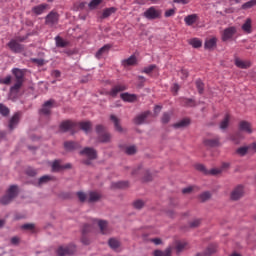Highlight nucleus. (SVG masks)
<instances>
[{"instance_id": "39448f33", "label": "nucleus", "mask_w": 256, "mask_h": 256, "mask_svg": "<svg viewBox=\"0 0 256 256\" xmlns=\"http://www.w3.org/2000/svg\"><path fill=\"white\" fill-rule=\"evenodd\" d=\"M76 249L75 245L69 244L68 246H60L57 249L58 256L74 255Z\"/></svg>"}, {"instance_id": "1a4fd4ad", "label": "nucleus", "mask_w": 256, "mask_h": 256, "mask_svg": "<svg viewBox=\"0 0 256 256\" xmlns=\"http://www.w3.org/2000/svg\"><path fill=\"white\" fill-rule=\"evenodd\" d=\"M197 171H201V173H204V175H221V169L212 168L210 170H207L203 164H197L196 166Z\"/></svg>"}, {"instance_id": "0eeeda50", "label": "nucleus", "mask_w": 256, "mask_h": 256, "mask_svg": "<svg viewBox=\"0 0 256 256\" xmlns=\"http://www.w3.org/2000/svg\"><path fill=\"white\" fill-rule=\"evenodd\" d=\"M238 129L242 133H246L247 135H251L253 133V124L251 122L242 120L238 124Z\"/></svg>"}, {"instance_id": "a211bd4d", "label": "nucleus", "mask_w": 256, "mask_h": 256, "mask_svg": "<svg viewBox=\"0 0 256 256\" xmlns=\"http://www.w3.org/2000/svg\"><path fill=\"white\" fill-rule=\"evenodd\" d=\"M173 249H176L177 253H181L182 251H185V249L189 248V243L187 241H176L174 243V246H172Z\"/></svg>"}, {"instance_id": "bb28decb", "label": "nucleus", "mask_w": 256, "mask_h": 256, "mask_svg": "<svg viewBox=\"0 0 256 256\" xmlns=\"http://www.w3.org/2000/svg\"><path fill=\"white\" fill-rule=\"evenodd\" d=\"M188 125H191V120H189V118H184L179 122L175 123L173 127L174 129H183L185 127H188Z\"/></svg>"}, {"instance_id": "9b49d317", "label": "nucleus", "mask_w": 256, "mask_h": 256, "mask_svg": "<svg viewBox=\"0 0 256 256\" xmlns=\"http://www.w3.org/2000/svg\"><path fill=\"white\" fill-rule=\"evenodd\" d=\"M123 91H127V85L116 84L112 87L108 94L110 95V97H117V95H119V93H123Z\"/></svg>"}, {"instance_id": "09e8293b", "label": "nucleus", "mask_w": 256, "mask_h": 256, "mask_svg": "<svg viewBox=\"0 0 256 256\" xmlns=\"http://www.w3.org/2000/svg\"><path fill=\"white\" fill-rule=\"evenodd\" d=\"M9 113H10L9 108L4 104H0V114L3 115V117H7Z\"/></svg>"}, {"instance_id": "c9c22d12", "label": "nucleus", "mask_w": 256, "mask_h": 256, "mask_svg": "<svg viewBox=\"0 0 256 256\" xmlns=\"http://www.w3.org/2000/svg\"><path fill=\"white\" fill-rule=\"evenodd\" d=\"M109 247H111L114 251H117L119 247L121 246V242L115 238H110L108 241Z\"/></svg>"}, {"instance_id": "473e14b6", "label": "nucleus", "mask_w": 256, "mask_h": 256, "mask_svg": "<svg viewBox=\"0 0 256 256\" xmlns=\"http://www.w3.org/2000/svg\"><path fill=\"white\" fill-rule=\"evenodd\" d=\"M231 121V115L225 114L223 120L220 122V129L225 130L229 127V123Z\"/></svg>"}, {"instance_id": "4d7b16f0", "label": "nucleus", "mask_w": 256, "mask_h": 256, "mask_svg": "<svg viewBox=\"0 0 256 256\" xmlns=\"http://www.w3.org/2000/svg\"><path fill=\"white\" fill-rule=\"evenodd\" d=\"M1 85H10L11 84V76H7L6 78L0 79Z\"/></svg>"}, {"instance_id": "6e6d98bb", "label": "nucleus", "mask_w": 256, "mask_h": 256, "mask_svg": "<svg viewBox=\"0 0 256 256\" xmlns=\"http://www.w3.org/2000/svg\"><path fill=\"white\" fill-rule=\"evenodd\" d=\"M134 208L135 209H143L145 202H143L142 200H136L134 203Z\"/></svg>"}, {"instance_id": "aec40b11", "label": "nucleus", "mask_w": 256, "mask_h": 256, "mask_svg": "<svg viewBox=\"0 0 256 256\" xmlns=\"http://www.w3.org/2000/svg\"><path fill=\"white\" fill-rule=\"evenodd\" d=\"M75 129V123L66 120L60 124V130H62L63 133H67V131H73Z\"/></svg>"}, {"instance_id": "3c124183", "label": "nucleus", "mask_w": 256, "mask_h": 256, "mask_svg": "<svg viewBox=\"0 0 256 256\" xmlns=\"http://www.w3.org/2000/svg\"><path fill=\"white\" fill-rule=\"evenodd\" d=\"M256 0H250L242 5V9H251V7H255Z\"/></svg>"}, {"instance_id": "423d86ee", "label": "nucleus", "mask_w": 256, "mask_h": 256, "mask_svg": "<svg viewBox=\"0 0 256 256\" xmlns=\"http://www.w3.org/2000/svg\"><path fill=\"white\" fill-rule=\"evenodd\" d=\"M235 33H237V28L235 26L228 27L224 29L221 35V39L224 42L231 41L233 39Z\"/></svg>"}, {"instance_id": "c03bdc74", "label": "nucleus", "mask_w": 256, "mask_h": 256, "mask_svg": "<svg viewBox=\"0 0 256 256\" xmlns=\"http://www.w3.org/2000/svg\"><path fill=\"white\" fill-rule=\"evenodd\" d=\"M199 199L202 203H205V201H209L211 199V193L203 192L202 194H200Z\"/></svg>"}, {"instance_id": "a878e982", "label": "nucleus", "mask_w": 256, "mask_h": 256, "mask_svg": "<svg viewBox=\"0 0 256 256\" xmlns=\"http://www.w3.org/2000/svg\"><path fill=\"white\" fill-rule=\"evenodd\" d=\"M150 113L151 112H144V113L136 116L135 119H134V123L136 125H143V123H145V120L147 119V117H149Z\"/></svg>"}, {"instance_id": "052dcab7", "label": "nucleus", "mask_w": 256, "mask_h": 256, "mask_svg": "<svg viewBox=\"0 0 256 256\" xmlns=\"http://www.w3.org/2000/svg\"><path fill=\"white\" fill-rule=\"evenodd\" d=\"M26 173L30 176V177H35L37 175V170L33 169V168H28L26 170Z\"/></svg>"}, {"instance_id": "69168bd1", "label": "nucleus", "mask_w": 256, "mask_h": 256, "mask_svg": "<svg viewBox=\"0 0 256 256\" xmlns=\"http://www.w3.org/2000/svg\"><path fill=\"white\" fill-rule=\"evenodd\" d=\"M117 187H119L120 189H125V187H129V182H125V181L118 182Z\"/></svg>"}, {"instance_id": "5701e85b", "label": "nucleus", "mask_w": 256, "mask_h": 256, "mask_svg": "<svg viewBox=\"0 0 256 256\" xmlns=\"http://www.w3.org/2000/svg\"><path fill=\"white\" fill-rule=\"evenodd\" d=\"M48 8L49 4H40L32 8V13H34V15H43Z\"/></svg>"}, {"instance_id": "ddd939ff", "label": "nucleus", "mask_w": 256, "mask_h": 256, "mask_svg": "<svg viewBox=\"0 0 256 256\" xmlns=\"http://www.w3.org/2000/svg\"><path fill=\"white\" fill-rule=\"evenodd\" d=\"M59 23V14L57 12H50L46 16V25H57Z\"/></svg>"}, {"instance_id": "20e7f679", "label": "nucleus", "mask_w": 256, "mask_h": 256, "mask_svg": "<svg viewBox=\"0 0 256 256\" xmlns=\"http://www.w3.org/2000/svg\"><path fill=\"white\" fill-rule=\"evenodd\" d=\"M7 47H9L12 53H23V51H25V46L23 44H20L19 42H17V40H14V39H11L8 42Z\"/></svg>"}, {"instance_id": "b1692460", "label": "nucleus", "mask_w": 256, "mask_h": 256, "mask_svg": "<svg viewBox=\"0 0 256 256\" xmlns=\"http://www.w3.org/2000/svg\"><path fill=\"white\" fill-rule=\"evenodd\" d=\"M197 21H199V16L197 14H190L184 18V22L188 27L197 23Z\"/></svg>"}, {"instance_id": "338daca9", "label": "nucleus", "mask_w": 256, "mask_h": 256, "mask_svg": "<svg viewBox=\"0 0 256 256\" xmlns=\"http://www.w3.org/2000/svg\"><path fill=\"white\" fill-rule=\"evenodd\" d=\"M175 15V9H169L165 12V17H173Z\"/></svg>"}, {"instance_id": "49530a36", "label": "nucleus", "mask_w": 256, "mask_h": 256, "mask_svg": "<svg viewBox=\"0 0 256 256\" xmlns=\"http://www.w3.org/2000/svg\"><path fill=\"white\" fill-rule=\"evenodd\" d=\"M126 155H135L137 153V147L135 145L128 146L125 149Z\"/></svg>"}, {"instance_id": "7c9ffc66", "label": "nucleus", "mask_w": 256, "mask_h": 256, "mask_svg": "<svg viewBox=\"0 0 256 256\" xmlns=\"http://www.w3.org/2000/svg\"><path fill=\"white\" fill-rule=\"evenodd\" d=\"M99 199H101V193L95 192V191L89 192V198H88L89 203H97Z\"/></svg>"}, {"instance_id": "13d9d810", "label": "nucleus", "mask_w": 256, "mask_h": 256, "mask_svg": "<svg viewBox=\"0 0 256 256\" xmlns=\"http://www.w3.org/2000/svg\"><path fill=\"white\" fill-rule=\"evenodd\" d=\"M199 225H201V219H195L192 222H190V227H192V229L199 227Z\"/></svg>"}, {"instance_id": "79ce46f5", "label": "nucleus", "mask_w": 256, "mask_h": 256, "mask_svg": "<svg viewBox=\"0 0 256 256\" xmlns=\"http://www.w3.org/2000/svg\"><path fill=\"white\" fill-rule=\"evenodd\" d=\"M196 87H197L198 93L200 95H203L205 84L203 83V81H201V79L196 80Z\"/></svg>"}, {"instance_id": "9d476101", "label": "nucleus", "mask_w": 256, "mask_h": 256, "mask_svg": "<svg viewBox=\"0 0 256 256\" xmlns=\"http://www.w3.org/2000/svg\"><path fill=\"white\" fill-rule=\"evenodd\" d=\"M91 231H93V225H89V224H85L82 228V238H81V242L83 243V245H89L91 243V241L89 240V238H87V233H91Z\"/></svg>"}, {"instance_id": "864d4df0", "label": "nucleus", "mask_w": 256, "mask_h": 256, "mask_svg": "<svg viewBox=\"0 0 256 256\" xmlns=\"http://www.w3.org/2000/svg\"><path fill=\"white\" fill-rule=\"evenodd\" d=\"M183 104L186 107H194L195 106V101L193 99H189V98H184L183 99Z\"/></svg>"}, {"instance_id": "f03ea898", "label": "nucleus", "mask_w": 256, "mask_h": 256, "mask_svg": "<svg viewBox=\"0 0 256 256\" xmlns=\"http://www.w3.org/2000/svg\"><path fill=\"white\" fill-rule=\"evenodd\" d=\"M162 14H163V12L161 11V9H159L155 6H151L144 12L143 15L149 21H155V19H161Z\"/></svg>"}, {"instance_id": "5fc2aeb1", "label": "nucleus", "mask_w": 256, "mask_h": 256, "mask_svg": "<svg viewBox=\"0 0 256 256\" xmlns=\"http://www.w3.org/2000/svg\"><path fill=\"white\" fill-rule=\"evenodd\" d=\"M161 121H162V123H164V124L169 123V121H171V114L165 112V113L163 114V116H162Z\"/></svg>"}, {"instance_id": "a19ab883", "label": "nucleus", "mask_w": 256, "mask_h": 256, "mask_svg": "<svg viewBox=\"0 0 256 256\" xmlns=\"http://www.w3.org/2000/svg\"><path fill=\"white\" fill-rule=\"evenodd\" d=\"M55 41H56V47H67L68 43L67 41L63 40V38H61L60 36H56L55 37Z\"/></svg>"}, {"instance_id": "4be33fe9", "label": "nucleus", "mask_w": 256, "mask_h": 256, "mask_svg": "<svg viewBox=\"0 0 256 256\" xmlns=\"http://www.w3.org/2000/svg\"><path fill=\"white\" fill-rule=\"evenodd\" d=\"M120 98L122 99V101H125L126 103H135V101H137V95L129 94V92L120 94Z\"/></svg>"}, {"instance_id": "f257e3e1", "label": "nucleus", "mask_w": 256, "mask_h": 256, "mask_svg": "<svg viewBox=\"0 0 256 256\" xmlns=\"http://www.w3.org/2000/svg\"><path fill=\"white\" fill-rule=\"evenodd\" d=\"M17 193H19L17 186L15 185L10 186L6 192V195H4L0 199V203L2 205H9V203H11V201H13L14 198L17 197Z\"/></svg>"}, {"instance_id": "f704fd0d", "label": "nucleus", "mask_w": 256, "mask_h": 256, "mask_svg": "<svg viewBox=\"0 0 256 256\" xmlns=\"http://www.w3.org/2000/svg\"><path fill=\"white\" fill-rule=\"evenodd\" d=\"M12 73H13L14 77L16 78V81H23V77L25 76V74L23 73V70H21L19 68H14L12 70Z\"/></svg>"}, {"instance_id": "7ed1b4c3", "label": "nucleus", "mask_w": 256, "mask_h": 256, "mask_svg": "<svg viewBox=\"0 0 256 256\" xmlns=\"http://www.w3.org/2000/svg\"><path fill=\"white\" fill-rule=\"evenodd\" d=\"M80 155H85V157L88 158V160L84 161L85 165H91V161L97 159V150L91 147H86L80 151Z\"/></svg>"}, {"instance_id": "680f3d73", "label": "nucleus", "mask_w": 256, "mask_h": 256, "mask_svg": "<svg viewBox=\"0 0 256 256\" xmlns=\"http://www.w3.org/2000/svg\"><path fill=\"white\" fill-rule=\"evenodd\" d=\"M20 241H21V239L19 237L14 236L11 238L10 243H11V245H19Z\"/></svg>"}, {"instance_id": "37998d69", "label": "nucleus", "mask_w": 256, "mask_h": 256, "mask_svg": "<svg viewBox=\"0 0 256 256\" xmlns=\"http://www.w3.org/2000/svg\"><path fill=\"white\" fill-rule=\"evenodd\" d=\"M64 147L65 149H67L68 151H71L73 149H77V142H73V141H68L64 143Z\"/></svg>"}, {"instance_id": "e2e57ef3", "label": "nucleus", "mask_w": 256, "mask_h": 256, "mask_svg": "<svg viewBox=\"0 0 256 256\" xmlns=\"http://www.w3.org/2000/svg\"><path fill=\"white\" fill-rule=\"evenodd\" d=\"M22 229H25L27 231H33L35 229V225H33V224H24V225H22Z\"/></svg>"}, {"instance_id": "2f4dec72", "label": "nucleus", "mask_w": 256, "mask_h": 256, "mask_svg": "<svg viewBox=\"0 0 256 256\" xmlns=\"http://www.w3.org/2000/svg\"><path fill=\"white\" fill-rule=\"evenodd\" d=\"M109 49H111V45H109V44L104 45L102 48H100L96 52V58L101 59V57H103V55H105V53L109 52Z\"/></svg>"}, {"instance_id": "72a5a7b5", "label": "nucleus", "mask_w": 256, "mask_h": 256, "mask_svg": "<svg viewBox=\"0 0 256 256\" xmlns=\"http://www.w3.org/2000/svg\"><path fill=\"white\" fill-rule=\"evenodd\" d=\"M115 11H117V9L115 7H110V8L104 9L102 12L101 19H107V17H111V15H113V13H115Z\"/></svg>"}, {"instance_id": "2eb2a0df", "label": "nucleus", "mask_w": 256, "mask_h": 256, "mask_svg": "<svg viewBox=\"0 0 256 256\" xmlns=\"http://www.w3.org/2000/svg\"><path fill=\"white\" fill-rule=\"evenodd\" d=\"M250 149H252V151H256V144L253 143L250 146L240 147L236 150V153H237V155H240V157H245V155H247V153L250 151Z\"/></svg>"}, {"instance_id": "6ab92c4d", "label": "nucleus", "mask_w": 256, "mask_h": 256, "mask_svg": "<svg viewBox=\"0 0 256 256\" xmlns=\"http://www.w3.org/2000/svg\"><path fill=\"white\" fill-rule=\"evenodd\" d=\"M62 169H71V164L61 165V160H55L52 163V171H62Z\"/></svg>"}, {"instance_id": "c85d7f7f", "label": "nucleus", "mask_w": 256, "mask_h": 256, "mask_svg": "<svg viewBox=\"0 0 256 256\" xmlns=\"http://www.w3.org/2000/svg\"><path fill=\"white\" fill-rule=\"evenodd\" d=\"M235 65H236V67H239V69H249V67H251V62L243 61L239 58H236Z\"/></svg>"}, {"instance_id": "412c9836", "label": "nucleus", "mask_w": 256, "mask_h": 256, "mask_svg": "<svg viewBox=\"0 0 256 256\" xmlns=\"http://www.w3.org/2000/svg\"><path fill=\"white\" fill-rule=\"evenodd\" d=\"M242 31L246 33L247 35L253 33V20L251 18H247L242 25Z\"/></svg>"}, {"instance_id": "e433bc0d", "label": "nucleus", "mask_w": 256, "mask_h": 256, "mask_svg": "<svg viewBox=\"0 0 256 256\" xmlns=\"http://www.w3.org/2000/svg\"><path fill=\"white\" fill-rule=\"evenodd\" d=\"M204 144L206 145V147H219V139H206L204 141Z\"/></svg>"}, {"instance_id": "4c0bfd02", "label": "nucleus", "mask_w": 256, "mask_h": 256, "mask_svg": "<svg viewBox=\"0 0 256 256\" xmlns=\"http://www.w3.org/2000/svg\"><path fill=\"white\" fill-rule=\"evenodd\" d=\"M189 45H192L194 49H199L202 47L203 42L199 38H192L189 40Z\"/></svg>"}, {"instance_id": "f8f14e48", "label": "nucleus", "mask_w": 256, "mask_h": 256, "mask_svg": "<svg viewBox=\"0 0 256 256\" xmlns=\"http://www.w3.org/2000/svg\"><path fill=\"white\" fill-rule=\"evenodd\" d=\"M244 194L245 190L243 189V186L239 185L231 192V199L232 201H239Z\"/></svg>"}, {"instance_id": "a18cd8bd", "label": "nucleus", "mask_w": 256, "mask_h": 256, "mask_svg": "<svg viewBox=\"0 0 256 256\" xmlns=\"http://www.w3.org/2000/svg\"><path fill=\"white\" fill-rule=\"evenodd\" d=\"M49 181H53V176L44 175L40 177L38 183L39 185H43V183H49Z\"/></svg>"}, {"instance_id": "dca6fc26", "label": "nucleus", "mask_w": 256, "mask_h": 256, "mask_svg": "<svg viewBox=\"0 0 256 256\" xmlns=\"http://www.w3.org/2000/svg\"><path fill=\"white\" fill-rule=\"evenodd\" d=\"M20 119H21V112H17L12 116V118L9 121V125H8L10 131H13V129H15V127H17V125H19Z\"/></svg>"}, {"instance_id": "603ef678", "label": "nucleus", "mask_w": 256, "mask_h": 256, "mask_svg": "<svg viewBox=\"0 0 256 256\" xmlns=\"http://www.w3.org/2000/svg\"><path fill=\"white\" fill-rule=\"evenodd\" d=\"M76 195L81 203H85V201H87V194H85V192L80 191V192H77Z\"/></svg>"}, {"instance_id": "4468645a", "label": "nucleus", "mask_w": 256, "mask_h": 256, "mask_svg": "<svg viewBox=\"0 0 256 256\" xmlns=\"http://www.w3.org/2000/svg\"><path fill=\"white\" fill-rule=\"evenodd\" d=\"M95 223H97L102 235H107V233H109V228H108L107 221H105V220H93V225H95Z\"/></svg>"}, {"instance_id": "0e129e2a", "label": "nucleus", "mask_w": 256, "mask_h": 256, "mask_svg": "<svg viewBox=\"0 0 256 256\" xmlns=\"http://www.w3.org/2000/svg\"><path fill=\"white\" fill-rule=\"evenodd\" d=\"M26 39L27 36H16L13 40L16 41V43H23V41H25Z\"/></svg>"}, {"instance_id": "c756f323", "label": "nucleus", "mask_w": 256, "mask_h": 256, "mask_svg": "<svg viewBox=\"0 0 256 256\" xmlns=\"http://www.w3.org/2000/svg\"><path fill=\"white\" fill-rule=\"evenodd\" d=\"M205 49H208L211 51V49H214V47H217V38L213 37L205 41L204 44Z\"/></svg>"}, {"instance_id": "bf43d9fd", "label": "nucleus", "mask_w": 256, "mask_h": 256, "mask_svg": "<svg viewBox=\"0 0 256 256\" xmlns=\"http://www.w3.org/2000/svg\"><path fill=\"white\" fill-rule=\"evenodd\" d=\"M156 67H157L156 65H150V66L144 68L143 72L146 73L147 75H149V73H152Z\"/></svg>"}, {"instance_id": "cd10ccee", "label": "nucleus", "mask_w": 256, "mask_h": 256, "mask_svg": "<svg viewBox=\"0 0 256 256\" xmlns=\"http://www.w3.org/2000/svg\"><path fill=\"white\" fill-rule=\"evenodd\" d=\"M173 253V246H168L164 251L155 250L154 256H171Z\"/></svg>"}, {"instance_id": "6e6552de", "label": "nucleus", "mask_w": 256, "mask_h": 256, "mask_svg": "<svg viewBox=\"0 0 256 256\" xmlns=\"http://www.w3.org/2000/svg\"><path fill=\"white\" fill-rule=\"evenodd\" d=\"M55 105V100L50 99L46 101L43 105L42 108L39 110L40 115H51V109H53Z\"/></svg>"}, {"instance_id": "ea45409f", "label": "nucleus", "mask_w": 256, "mask_h": 256, "mask_svg": "<svg viewBox=\"0 0 256 256\" xmlns=\"http://www.w3.org/2000/svg\"><path fill=\"white\" fill-rule=\"evenodd\" d=\"M79 127L82 131H85V133H89V131H91V122H80Z\"/></svg>"}, {"instance_id": "f3484780", "label": "nucleus", "mask_w": 256, "mask_h": 256, "mask_svg": "<svg viewBox=\"0 0 256 256\" xmlns=\"http://www.w3.org/2000/svg\"><path fill=\"white\" fill-rule=\"evenodd\" d=\"M122 66L127 67H135L137 65V56L131 55L129 58L122 60Z\"/></svg>"}, {"instance_id": "8fccbe9b", "label": "nucleus", "mask_w": 256, "mask_h": 256, "mask_svg": "<svg viewBox=\"0 0 256 256\" xmlns=\"http://www.w3.org/2000/svg\"><path fill=\"white\" fill-rule=\"evenodd\" d=\"M102 2L103 0H92L88 6L90 7V9H97V7H99Z\"/></svg>"}, {"instance_id": "58836bf2", "label": "nucleus", "mask_w": 256, "mask_h": 256, "mask_svg": "<svg viewBox=\"0 0 256 256\" xmlns=\"http://www.w3.org/2000/svg\"><path fill=\"white\" fill-rule=\"evenodd\" d=\"M23 87V81L16 80V83L10 88L11 93H17Z\"/></svg>"}, {"instance_id": "774afa93", "label": "nucleus", "mask_w": 256, "mask_h": 256, "mask_svg": "<svg viewBox=\"0 0 256 256\" xmlns=\"http://www.w3.org/2000/svg\"><path fill=\"white\" fill-rule=\"evenodd\" d=\"M103 131H105V127H103V125H97L96 126V133L101 135V133H103Z\"/></svg>"}, {"instance_id": "de8ad7c7", "label": "nucleus", "mask_w": 256, "mask_h": 256, "mask_svg": "<svg viewBox=\"0 0 256 256\" xmlns=\"http://www.w3.org/2000/svg\"><path fill=\"white\" fill-rule=\"evenodd\" d=\"M110 139H111V134H109V133H102L99 136V140L102 143H108V141H110Z\"/></svg>"}, {"instance_id": "393cba45", "label": "nucleus", "mask_w": 256, "mask_h": 256, "mask_svg": "<svg viewBox=\"0 0 256 256\" xmlns=\"http://www.w3.org/2000/svg\"><path fill=\"white\" fill-rule=\"evenodd\" d=\"M110 120L112 121V123H114L116 131H118V133H123V127H121V120H119V118H117V116L113 114L110 116Z\"/></svg>"}]
</instances>
